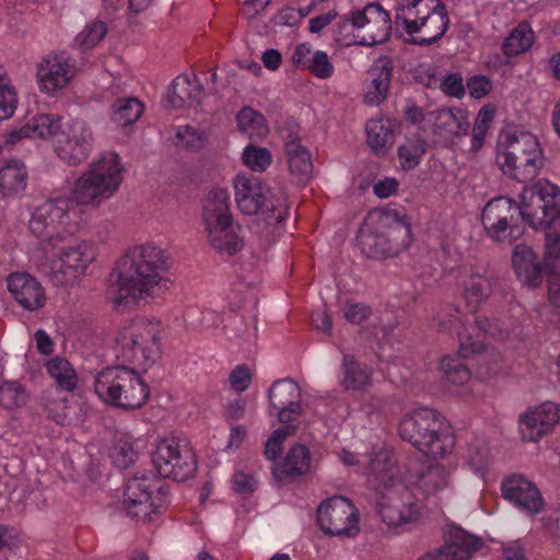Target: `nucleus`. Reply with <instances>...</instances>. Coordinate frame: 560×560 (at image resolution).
Listing matches in <instances>:
<instances>
[{
  "mask_svg": "<svg viewBox=\"0 0 560 560\" xmlns=\"http://www.w3.org/2000/svg\"><path fill=\"white\" fill-rule=\"evenodd\" d=\"M124 165L118 153L105 151L75 179L72 199L59 197L39 205L31 215L28 229L45 252L57 249L73 233L75 206L100 207L110 199L122 182Z\"/></svg>",
  "mask_w": 560,
  "mask_h": 560,
  "instance_id": "nucleus-1",
  "label": "nucleus"
},
{
  "mask_svg": "<svg viewBox=\"0 0 560 560\" xmlns=\"http://www.w3.org/2000/svg\"><path fill=\"white\" fill-rule=\"evenodd\" d=\"M112 277L109 293L117 306L130 301L160 298L172 285L167 256L154 244L129 249L119 258Z\"/></svg>",
  "mask_w": 560,
  "mask_h": 560,
  "instance_id": "nucleus-2",
  "label": "nucleus"
},
{
  "mask_svg": "<svg viewBox=\"0 0 560 560\" xmlns=\"http://www.w3.org/2000/svg\"><path fill=\"white\" fill-rule=\"evenodd\" d=\"M234 190L237 208L244 214H259L253 230L259 246L267 249L281 233V223L288 211L284 194L268 191L267 195L259 178L245 174L235 177Z\"/></svg>",
  "mask_w": 560,
  "mask_h": 560,
  "instance_id": "nucleus-3",
  "label": "nucleus"
},
{
  "mask_svg": "<svg viewBox=\"0 0 560 560\" xmlns=\"http://www.w3.org/2000/svg\"><path fill=\"white\" fill-rule=\"evenodd\" d=\"M537 187L538 182L532 187H524L520 205L508 197H498L485 206L481 220L490 238L500 243H512L520 238L523 234V228L518 223L520 217L533 229L550 228L535 223L544 215V208L534 201L540 197Z\"/></svg>",
  "mask_w": 560,
  "mask_h": 560,
  "instance_id": "nucleus-4",
  "label": "nucleus"
},
{
  "mask_svg": "<svg viewBox=\"0 0 560 560\" xmlns=\"http://www.w3.org/2000/svg\"><path fill=\"white\" fill-rule=\"evenodd\" d=\"M544 164V150L535 135L515 130L500 136L495 165L506 177L528 183L538 176Z\"/></svg>",
  "mask_w": 560,
  "mask_h": 560,
  "instance_id": "nucleus-5",
  "label": "nucleus"
},
{
  "mask_svg": "<svg viewBox=\"0 0 560 560\" xmlns=\"http://www.w3.org/2000/svg\"><path fill=\"white\" fill-rule=\"evenodd\" d=\"M164 325L156 318H137L118 335L115 354L122 363L148 370L162 353Z\"/></svg>",
  "mask_w": 560,
  "mask_h": 560,
  "instance_id": "nucleus-6",
  "label": "nucleus"
},
{
  "mask_svg": "<svg viewBox=\"0 0 560 560\" xmlns=\"http://www.w3.org/2000/svg\"><path fill=\"white\" fill-rule=\"evenodd\" d=\"M399 435L427 456L442 457L454 447V436L445 418L429 408L406 415L399 423Z\"/></svg>",
  "mask_w": 560,
  "mask_h": 560,
  "instance_id": "nucleus-7",
  "label": "nucleus"
},
{
  "mask_svg": "<svg viewBox=\"0 0 560 560\" xmlns=\"http://www.w3.org/2000/svg\"><path fill=\"white\" fill-rule=\"evenodd\" d=\"M94 390L105 404L125 410L142 407L150 395L141 375L135 368L125 365L110 366L97 373Z\"/></svg>",
  "mask_w": 560,
  "mask_h": 560,
  "instance_id": "nucleus-8",
  "label": "nucleus"
},
{
  "mask_svg": "<svg viewBox=\"0 0 560 560\" xmlns=\"http://www.w3.org/2000/svg\"><path fill=\"white\" fill-rule=\"evenodd\" d=\"M396 23L411 36L412 44L428 46L442 38L450 20L440 0H411L397 9Z\"/></svg>",
  "mask_w": 560,
  "mask_h": 560,
  "instance_id": "nucleus-9",
  "label": "nucleus"
},
{
  "mask_svg": "<svg viewBox=\"0 0 560 560\" xmlns=\"http://www.w3.org/2000/svg\"><path fill=\"white\" fill-rule=\"evenodd\" d=\"M392 20L378 3H369L362 10L352 11L337 24L336 40L341 45L373 46L386 42L390 36Z\"/></svg>",
  "mask_w": 560,
  "mask_h": 560,
  "instance_id": "nucleus-10",
  "label": "nucleus"
},
{
  "mask_svg": "<svg viewBox=\"0 0 560 560\" xmlns=\"http://www.w3.org/2000/svg\"><path fill=\"white\" fill-rule=\"evenodd\" d=\"M58 248L57 255L46 256L38 262V270L56 287L79 283L96 257L95 247L86 241H78Z\"/></svg>",
  "mask_w": 560,
  "mask_h": 560,
  "instance_id": "nucleus-11",
  "label": "nucleus"
},
{
  "mask_svg": "<svg viewBox=\"0 0 560 560\" xmlns=\"http://www.w3.org/2000/svg\"><path fill=\"white\" fill-rule=\"evenodd\" d=\"M55 119L56 128L48 138L52 141L55 153L69 166L80 165L93 149L94 135L91 126L79 118L61 122V118L55 115Z\"/></svg>",
  "mask_w": 560,
  "mask_h": 560,
  "instance_id": "nucleus-12",
  "label": "nucleus"
},
{
  "mask_svg": "<svg viewBox=\"0 0 560 560\" xmlns=\"http://www.w3.org/2000/svg\"><path fill=\"white\" fill-rule=\"evenodd\" d=\"M152 463L160 477L184 482L196 471L195 453L186 439L168 436L158 441Z\"/></svg>",
  "mask_w": 560,
  "mask_h": 560,
  "instance_id": "nucleus-13",
  "label": "nucleus"
},
{
  "mask_svg": "<svg viewBox=\"0 0 560 560\" xmlns=\"http://www.w3.org/2000/svg\"><path fill=\"white\" fill-rule=\"evenodd\" d=\"M317 523L328 536L352 538L359 532V510L343 495H332L317 508Z\"/></svg>",
  "mask_w": 560,
  "mask_h": 560,
  "instance_id": "nucleus-14",
  "label": "nucleus"
},
{
  "mask_svg": "<svg viewBox=\"0 0 560 560\" xmlns=\"http://www.w3.org/2000/svg\"><path fill=\"white\" fill-rule=\"evenodd\" d=\"M77 73V63L66 51L46 55L37 66L36 82L42 93L55 96L68 88Z\"/></svg>",
  "mask_w": 560,
  "mask_h": 560,
  "instance_id": "nucleus-15",
  "label": "nucleus"
},
{
  "mask_svg": "<svg viewBox=\"0 0 560 560\" xmlns=\"http://www.w3.org/2000/svg\"><path fill=\"white\" fill-rule=\"evenodd\" d=\"M411 242L410 228L396 220L384 231L366 233L361 236L363 253L371 258L382 259L399 254L409 247Z\"/></svg>",
  "mask_w": 560,
  "mask_h": 560,
  "instance_id": "nucleus-16",
  "label": "nucleus"
},
{
  "mask_svg": "<svg viewBox=\"0 0 560 560\" xmlns=\"http://www.w3.org/2000/svg\"><path fill=\"white\" fill-rule=\"evenodd\" d=\"M510 336V328L497 318L478 316L471 331L459 332L458 352L462 358L468 359L481 353L486 349V337L504 340Z\"/></svg>",
  "mask_w": 560,
  "mask_h": 560,
  "instance_id": "nucleus-17",
  "label": "nucleus"
},
{
  "mask_svg": "<svg viewBox=\"0 0 560 560\" xmlns=\"http://www.w3.org/2000/svg\"><path fill=\"white\" fill-rule=\"evenodd\" d=\"M483 546L480 537L463 528L451 525L447 542L434 551H429L418 560H469L471 555Z\"/></svg>",
  "mask_w": 560,
  "mask_h": 560,
  "instance_id": "nucleus-18",
  "label": "nucleus"
},
{
  "mask_svg": "<svg viewBox=\"0 0 560 560\" xmlns=\"http://www.w3.org/2000/svg\"><path fill=\"white\" fill-rule=\"evenodd\" d=\"M560 422V405L545 401L521 417L520 431L523 440L537 442Z\"/></svg>",
  "mask_w": 560,
  "mask_h": 560,
  "instance_id": "nucleus-19",
  "label": "nucleus"
},
{
  "mask_svg": "<svg viewBox=\"0 0 560 560\" xmlns=\"http://www.w3.org/2000/svg\"><path fill=\"white\" fill-rule=\"evenodd\" d=\"M491 451L488 443L481 439H475L467 454L466 466L463 470L464 477L472 479L468 486L474 488H486L495 480V475L490 467Z\"/></svg>",
  "mask_w": 560,
  "mask_h": 560,
  "instance_id": "nucleus-20",
  "label": "nucleus"
},
{
  "mask_svg": "<svg viewBox=\"0 0 560 560\" xmlns=\"http://www.w3.org/2000/svg\"><path fill=\"white\" fill-rule=\"evenodd\" d=\"M7 287L19 306L34 312L46 304V292L42 283L27 272H14L7 279Z\"/></svg>",
  "mask_w": 560,
  "mask_h": 560,
  "instance_id": "nucleus-21",
  "label": "nucleus"
},
{
  "mask_svg": "<svg viewBox=\"0 0 560 560\" xmlns=\"http://www.w3.org/2000/svg\"><path fill=\"white\" fill-rule=\"evenodd\" d=\"M268 397L273 410L270 413H276L279 422H290L293 415L301 413V390L294 381L284 378L273 382L268 390Z\"/></svg>",
  "mask_w": 560,
  "mask_h": 560,
  "instance_id": "nucleus-22",
  "label": "nucleus"
},
{
  "mask_svg": "<svg viewBox=\"0 0 560 560\" xmlns=\"http://www.w3.org/2000/svg\"><path fill=\"white\" fill-rule=\"evenodd\" d=\"M396 457L389 448L378 447L374 450L368 463V477L377 482L378 487H402L405 470L401 471L396 466Z\"/></svg>",
  "mask_w": 560,
  "mask_h": 560,
  "instance_id": "nucleus-23",
  "label": "nucleus"
},
{
  "mask_svg": "<svg viewBox=\"0 0 560 560\" xmlns=\"http://www.w3.org/2000/svg\"><path fill=\"white\" fill-rule=\"evenodd\" d=\"M452 486L454 485L451 472L441 465L424 468L418 460H412L405 468L404 488L440 490Z\"/></svg>",
  "mask_w": 560,
  "mask_h": 560,
  "instance_id": "nucleus-24",
  "label": "nucleus"
},
{
  "mask_svg": "<svg viewBox=\"0 0 560 560\" xmlns=\"http://www.w3.org/2000/svg\"><path fill=\"white\" fill-rule=\"evenodd\" d=\"M205 96V89L197 75H177L167 93L168 104L174 108L198 106Z\"/></svg>",
  "mask_w": 560,
  "mask_h": 560,
  "instance_id": "nucleus-25",
  "label": "nucleus"
},
{
  "mask_svg": "<svg viewBox=\"0 0 560 560\" xmlns=\"http://www.w3.org/2000/svg\"><path fill=\"white\" fill-rule=\"evenodd\" d=\"M394 65L387 56L377 58L369 70L370 82L366 84L364 101L369 105H378L387 96Z\"/></svg>",
  "mask_w": 560,
  "mask_h": 560,
  "instance_id": "nucleus-26",
  "label": "nucleus"
},
{
  "mask_svg": "<svg viewBox=\"0 0 560 560\" xmlns=\"http://www.w3.org/2000/svg\"><path fill=\"white\" fill-rule=\"evenodd\" d=\"M56 128L52 114H39L30 118L22 127L10 130L5 135L4 144L12 148L23 139L47 140Z\"/></svg>",
  "mask_w": 560,
  "mask_h": 560,
  "instance_id": "nucleus-27",
  "label": "nucleus"
},
{
  "mask_svg": "<svg viewBox=\"0 0 560 560\" xmlns=\"http://www.w3.org/2000/svg\"><path fill=\"white\" fill-rule=\"evenodd\" d=\"M512 264L520 281L535 288L542 281V268L533 249L526 245L514 248Z\"/></svg>",
  "mask_w": 560,
  "mask_h": 560,
  "instance_id": "nucleus-28",
  "label": "nucleus"
},
{
  "mask_svg": "<svg viewBox=\"0 0 560 560\" xmlns=\"http://www.w3.org/2000/svg\"><path fill=\"white\" fill-rule=\"evenodd\" d=\"M208 242L215 250L234 255L242 248V240L236 234L232 219L206 222Z\"/></svg>",
  "mask_w": 560,
  "mask_h": 560,
  "instance_id": "nucleus-29",
  "label": "nucleus"
},
{
  "mask_svg": "<svg viewBox=\"0 0 560 560\" xmlns=\"http://www.w3.org/2000/svg\"><path fill=\"white\" fill-rule=\"evenodd\" d=\"M292 61L295 66L307 69L318 79H328L334 74V65L328 55L322 50H312L307 44L296 46Z\"/></svg>",
  "mask_w": 560,
  "mask_h": 560,
  "instance_id": "nucleus-30",
  "label": "nucleus"
},
{
  "mask_svg": "<svg viewBox=\"0 0 560 560\" xmlns=\"http://www.w3.org/2000/svg\"><path fill=\"white\" fill-rule=\"evenodd\" d=\"M284 150L291 174L298 182H306L313 172V162L308 150L302 144L299 137L291 133L284 139Z\"/></svg>",
  "mask_w": 560,
  "mask_h": 560,
  "instance_id": "nucleus-31",
  "label": "nucleus"
},
{
  "mask_svg": "<svg viewBox=\"0 0 560 560\" xmlns=\"http://www.w3.org/2000/svg\"><path fill=\"white\" fill-rule=\"evenodd\" d=\"M494 281L492 278L472 272L466 276L462 282L463 298L469 310L476 311L492 294Z\"/></svg>",
  "mask_w": 560,
  "mask_h": 560,
  "instance_id": "nucleus-32",
  "label": "nucleus"
},
{
  "mask_svg": "<svg viewBox=\"0 0 560 560\" xmlns=\"http://www.w3.org/2000/svg\"><path fill=\"white\" fill-rule=\"evenodd\" d=\"M537 189L540 197L536 201L544 208V215L535 223L560 229V188L548 180H539Z\"/></svg>",
  "mask_w": 560,
  "mask_h": 560,
  "instance_id": "nucleus-33",
  "label": "nucleus"
},
{
  "mask_svg": "<svg viewBox=\"0 0 560 560\" xmlns=\"http://www.w3.org/2000/svg\"><path fill=\"white\" fill-rule=\"evenodd\" d=\"M365 129L368 145L374 154L385 155L395 141L394 122L387 118L370 119Z\"/></svg>",
  "mask_w": 560,
  "mask_h": 560,
  "instance_id": "nucleus-34",
  "label": "nucleus"
},
{
  "mask_svg": "<svg viewBox=\"0 0 560 560\" xmlns=\"http://www.w3.org/2000/svg\"><path fill=\"white\" fill-rule=\"evenodd\" d=\"M311 453L303 444H295L290 448L283 462L273 468V476L278 480L283 477H296L311 470Z\"/></svg>",
  "mask_w": 560,
  "mask_h": 560,
  "instance_id": "nucleus-35",
  "label": "nucleus"
},
{
  "mask_svg": "<svg viewBox=\"0 0 560 560\" xmlns=\"http://www.w3.org/2000/svg\"><path fill=\"white\" fill-rule=\"evenodd\" d=\"M435 130L448 136L462 137L468 133L470 124L468 112L463 108H441L433 113Z\"/></svg>",
  "mask_w": 560,
  "mask_h": 560,
  "instance_id": "nucleus-36",
  "label": "nucleus"
},
{
  "mask_svg": "<svg viewBox=\"0 0 560 560\" xmlns=\"http://www.w3.org/2000/svg\"><path fill=\"white\" fill-rule=\"evenodd\" d=\"M340 386L346 392H361L372 384V371L360 365L352 355L345 354L341 364Z\"/></svg>",
  "mask_w": 560,
  "mask_h": 560,
  "instance_id": "nucleus-37",
  "label": "nucleus"
},
{
  "mask_svg": "<svg viewBox=\"0 0 560 560\" xmlns=\"http://www.w3.org/2000/svg\"><path fill=\"white\" fill-rule=\"evenodd\" d=\"M27 171L25 165L16 160L5 163L0 168V192L3 197H11L26 187Z\"/></svg>",
  "mask_w": 560,
  "mask_h": 560,
  "instance_id": "nucleus-38",
  "label": "nucleus"
},
{
  "mask_svg": "<svg viewBox=\"0 0 560 560\" xmlns=\"http://www.w3.org/2000/svg\"><path fill=\"white\" fill-rule=\"evenodd\" d=\"M228 219H232L228 189L214 188L210 190L203 202V223Z\"/></svg>",
  "mask_w": 560,
  "mask_h": 560,
  "instance_id": "nucleus-39",
  "label": "nucleus"
},
{
  "mask_svg": "<svg viewBox=\"0 0 560 560\" xmlns=\"http://www.w3.org/2000/svg\"><path fill=\"white\" fill-rule=\"evenodd\" d=\"M238 130L252 140H259L269 132L265 116L258 110L245 106L236 116Z\"/></svg>",
  "mask_w": 560,
  "mask_h": 560,
  "instance_id": "nucleus-40",
  "label": "nucleus"
},
{
  "mask_svg": "<svg viewBox=\"0 0 560 560\" xmlns=\"http://www.w3.org/2000/svg\"><path fill=\"white\" fill-rule=\"evenodd\" d=\"M153 492H124L122 506L126 514L133 520H148L155 513L159 504L154 502Z\"/></svg>",
  "mask_w": 560,
  "mask_h": 560,
  "instance_id": "nucleus-41",
  "label": "nucleus"
},
{
  "mask_svg": "<svg viewBox=\"0 0 560 560\" xmlns=\"http://www.w3.org/2000/svg\"><path fill=\"white\" fill-rule=\"evenodd\" d=\"M143 110L144 105L138 98H119L113 105L110 119L118 127H128L142 116Z\"/></svg>",
  "mask_w": 560,
  "mask_h": 560,
  "instance_id": "nucleus-42",
  "label": "nucleus"
},
{
  "mask_svg": "<svg viewBox=\"0 0 560 560\" xmlns=\"http://www.w3.org/2000/svg\"><path fill=\"white\" fill-rule=\"evenodd\" d=\"M408 504V500H400L396 494L390 492H382L377 501V511L382 521L388 525V527H398L404 525L406 518L398 508Z\"/></svg>",
  "mask_w": 560,
  "mask_h": 560,
  "instance_id": "nucleus-43",
  "label": "nucleus"
},
{
  "mask_svg": "<svg viewBox=\"0 0 560 560\" xmlns=\"http://www.w3.org/2000/svg\"><path fill=\"white\" fill-rule=\"evenodd\" d=\"M534 43V32L528 23L522 22L511 31L503 43V52L516 56L528 50Z\"/></svg>",
  "mask_w": 560,
  "mask_h": 560,
  "instance_id": "nucleus-44",
  "label": "nucleus"
},
{
  "mask_svg": "<svg viewBox=\"0 0 560 560\" xmlns=\"http://www.w3.org/2000/svg\"><path fill=\"white\" fill-rule=\"evenodd\" d=\"M47 372L65 390H73L77 386V374L71 364L63 358H54L47 362Z\"/></svg>",
  "mask_w": 560,
  "mask_h": 560,
  "instance_id": "nucleus-45",
  "label": "nucleus"
},
{
  "mask_svg": "<svg viewBox=\"0 0 560 560\" xmlns=\"http://www.w3.org/2000/svg\"><path fill=\"white\" fill-rule=\"evenodd\" d=\"M545 230L549 231L545 235L544 268L557 272L560 271V229L550 226Z\"/></svg>",
  "mask_w": 560,
  "mask_h": 560,
  "instance_id": "nucleus-46",
  "label": "nucleus"
},
{
  "mask_svg": "<svg viewBox=\"0 0 560 560\" xmlns=\"http://www.w3.org/2000/svg\"><path fill=\"white\" fill-rule=\"evenodd\" d=\"M502 497L521 511L532 514L540 512L544 506L540 492H502Z\"/></svg>",
  "mask_w": 560,
  "mask_h": 560,
  "instance_id": "nucleus-47",
  "label": "nucleus"
},
{
  "mask_svg": "<svg viewBox=\"0 0 560 560\" xmlns=\"http://www.w3.org/2000/svg\"><path fill=\"white\" fill-rule=\"evenodd\" d=\"M425 152V142L420 139L408 140L398 148L399 163L404 170L415 168Z\"/></svg>",
  "mask_w": 560,
  "mask_h": 560,
  "instance_id": "nucleus-48",
  "label": "nucleus"
},
{
  "mask_svg": "<svg viewBox=\"0 0 560 560\" xmlns=\"http://www.w3.org/2000/svg\"><path fill=\"white\" fill-rule=\"evenodd\" d=\"M433 324L440 331L452 332L455 331L459 336V332H464L462 329L463 319L458 308L444 307L436 312Z\"/></svg>",
  "mask_w": 560,
  "mask_h": 560,
  "instance_id": "nucleus-49",
  "label": "nucleus"
},
{
  "mask_svg": "<svg viewBox=\"0 0 560 560\" xmlns=\"http://www.w3.org/2000/svg\"><path fill=\"white\" fill-rule=\"evenodd\" d=\"M244 164L254 172H264L272 162V155L267 148L247 145L242 154Z\"/></svg>",
  "mask_w": 560,
  "mask_h": 560,
  "instance_id": "nucleus-50",
  "label": "nucleus"
},
{
  "mask_svg": "<svg viewBox=\"0 0 560 560\" xmlns=\"http://www.w3.org/2000/svg\"><path fill=\"white\" fill-rule=\"evenodd\" d=\"M441 370L451 384L464 385L470 380L469 370L457 358L444 357L441 361Z\"/></svg>",
  "mask_w": 560,
  "mask_h": 560,
  "instance_id": "nucleus-51",
  "label": "nucleus"
},
{
  "mask_svg": "<svg viewBox=\"0 0 560 560\" xmlns=\"http://www.w3.org/2000/svg\"><path fill=\"white\" fill-rule=\"evenodd\" d=\"M26 402V393L16 382H7L0 385V406L13 409Z\"/></svg>",
  "mask_w": 560,
  "mask_h": 560,
  "instance_id": "nucleus-52",
  "label": "nucleus"
},
{
  "mask_svg": "<svg viewBox=\"0 0 560 560\" xmlns=\"http://www.w3.org/2000/svg\"><path fill=\"white\" fill-rule=\"evenodd\" d=\"M106 33L107 27L104 22H93L77 35L75 43L80 47L92 48L105 37Z\"/></svg>",
  "mask_w": 560,
  "mask_h": 560,
  "instance_id": "nucleus-53",
  "label": "nucleus"
},
{
  "mask_svg": "<svg viewBox=\"0 0 560 560\" xmlns=\"http://www.w3.org/2000/svg\"><path fill=\"white\" fill-rule=\"evenodd\" d=\"M294 425H284L273 431L265 445V455L270 460H276L281 454L283 441L294 434Z\"/></svg>",
  "mask_w": 560,
  "mask_h": 560,
  "instance_id": "nucleus-54",
  "label": "nucleus"
},
{
  "mask_svg": "<svg viewBox=\"0 0 560 560\" xmlns=\"http://www.w3.org/2000/svg\"><path fill=\"white\" fill-rule=\"evenodd\" d=\"M110 457L115 466L126 468L135 463L138 453L129 441H119L113 447Z\"/></svg>",
  "mask_w": 560,
  "mask_h": 560,
  "instance_id": "nucleus-55",
  "label": "nucleus"
},
{
  "mask_svg": "<svg viewBox=\"0 0 560 560\" xmlns=\"http://www.w3.org/2000/svg\"><path fill=\"white\" fill-rule=\"evenodd\" d=\"M392 494H396L400 500H408V504H404V506L398 508L401 511L402 515L406 517L404 520V524L416 522L420 515L424 505L420 503L419 499L415 495L413 492H390Z\"/></svg>",
  "mask_w": 560,
  "mask_h": 560,
  "instance_id": "nucleus-56",
  "label": "nucleus"
},
{
  "mask_svg": "<svg viewBox=\"0 0 560 560\" xmlns=\"http://www.w3.org/2000/svg\"><path fill=\"white\" fill-rule=\"evenodd\" d=\"M18 97L13 86L0 83V120L10 118L16 108Z\"/></svg>",
  "mask_w": 560,
  "mask_h": 560,
  "instance_id": "nucleus-57",
  "label": "nucleus"
},
{
  "mask_svg": "<svg viewBox=\"0 0 560 560\" xmlns=\"http://www.w3.org/2000/svg\"><path fill=\"white\" fill-rule=\"evenodd\" d=\"M252 380L253 372L245 364H240L235 366L229 376V383L231 388L237 393L246 390L249 387Z\"/></svg>",
  "mask_w": 560,
  "mask_h": 560,
  "instance_id": "nucleus-58",
  "label": "nucleus"
},
{
  "mask_svg": "<svg viewBox=\"0 0 560 560\" xmlns=\"http://www.w3.org/2000/svg\"><path fill=\"white\" fill-rule=\"evenodd\" d=\"M25 492H0V514L4 512L22 513L25 510Z\"/></svg>",
  "mask_w": 560,
  "mask_h": 560,
  "instance_id": "nucleus-59",
  "label": "nucleus"
},
{
  "mask_svg": "<svg viewBox=\"0 0 560 560\" xmlns=\"http://www.w3.org/2000/svg\"><path fill=\"white\" fill-rule=\"evenodd\" d=\"M501 490H537V487L526 475L512 472L502 478Z\"/></svg>",
  "mask_w": 560,
  "mask_h": 560,
  "instance_id": "nucleus-60",
  "label": "nucleus"
},
{
  "mask_svg": "<svg viewBox=\"0 0 560 560\" xmlns=\"http://www.w3.org/2000/svg\"><path fill=\"white\" fill-rule=\"evenodd\" d=\"M370 313V307L362 303H347L342 307L343 317L353 325L363 323L369 317Z\"/></svg>",
  "mask_w": 560,
  "mask_h": 560,
  "instance_id": "nucleus-61",
  "label": "nucleus"
},
{
  "mask_svg": "<svg viewBox=\"0 0 560 560\" xmlns=\"http://www.w3.org/2000/svg\"><path fill=\"white\" fill-rule=\"evenodd\" d=\"M234 490H255L259 487L256 475L245 469H237L231 479Z\"/></svg>",
  "mask_w": 560,
  "mask_h": 560,
  "instance_id": "nucleus-62",
  "label": "nucleus"
},
{
  "mask_svg": "<svg viewBox=\"0 0 560 560\" xmlns=\"http://www.w3.org/2000/svg\"><path fill=\"white\" fill-rule=\"evenodd\" d=\"M492 88V82L486 75H475L467 81L469 95L476 100L488 95Z\"/></svg>",
  "mask_w": 560,
  "mask_h": 560,
  "instance_id": "nucleus-63",
  "label": "nucleus"
},
{
  "mask_svg": "<svg viewBox=\"0 0 560 560\" xmlns=\"http://www.w3.org/2000/svg\"><path fill=\"white\" fill-rule=\"evenodd\" d=\"M440 88L446 95L452 97L460 98L465 94L463 78L457 73H450L445 75Z\"/></svg>",
  "mask_w": 560,
  "mask_h": 560,
  "instance_id": "nucleus-64",
  "label": "nucleus"
}]
</instances>
